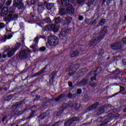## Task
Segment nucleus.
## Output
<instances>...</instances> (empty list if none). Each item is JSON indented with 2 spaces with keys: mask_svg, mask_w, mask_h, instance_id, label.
Segmentation results:
<instances>
[{
  "mask_svg": "<svg viewBox=\"0 0 126 126\" xmlns=\"http://www.w3.org/2000/svg\"><path fill=\"white\" fill-rule=\"evenodd\" d=\"M11 2H12V0H8L6 2V5L8 6H9L11 4Z\"/></svg>",
  "mask_w": 126,
  "mask_h": 126,
  "instance_id": "c85d7f7f",
  "label": "nucleus"
},
{
  "mask_svg": "<svg viewBox=\"0 0 126 126\" xmlns=\"http://www.w3.org/2000/svg\"><path fill=\"white\" fill-rule=\"evenodd\" d=\"M96 20H97V19H87L85 20V22L86 23H87V24H88V25H93L94 24H96Z\"/></svg>",
  "mask_w": 126,
  "mask_h": 126,
  "instance_id": "f8f14e48",
  "label": "nucleus"
},
{
  "mask_svg": "<svg viewBox=\"0 0 126 126\" xmlns=\"http://www.w3.org/2000/svg\"><path fill=\"white\" fill-rule=\"evenodd\" d=\"M19 48V44H16L15 47L11 48L7 52V56L8 58H10L15 54V52Z\"/></svg>",
  "mask_w": 126,
  "mask_h": 126,
  "instance_id": "39448f33",
  "label": "nucleus"
},
{
  "mask_svg": "<svg viewBox=\"0 0 126 126\" xmlns=\"http://www.w3.org/2000/svg\"><path fill=\"white\" fill-rule=\"evenodd\" d=\"M81 92H82V91L81 89H78L77 91V94H80V93H81Z\"/></svg>",
  "mask_w": 126,
  "mask_h": 126,
  "instance_id": "58836bf2",
  "label": "nucleus"
},
{
  "mask_svg": "<svg viewBox=\"0 0 126 126\" xmlns=\"http://www.w3.org/2000/svg\"><path fill=\"white\" fill-rule=\"evenodd\" d=\"M97 85L96 84H92L91 85L92 87H95Z\"/></svg>",
  "mask_w": 126,
  "mask_h": 126,
  "instance_id": "09e8293b",
  "label": "nucleus"
},
{
  "mask_svg": "<svg viewBox=\"0 0 126 126\" xmlns=\"http://www.w3.org/2000/svg\"><path fill=\"white\" fill-rule=\"evenodd\" d=\"M30 53H31V51L28 48L23 50L19 54V58L21 59H27V58L30 57Z\"/></svg>",
  "mask_w": 126,
  "mask_h": 126,
  "instance_id": "7ed1b4c3",
  "label": "nucleus"
},
{
  "mask_svg": "<svg viewBox=\"0 0 126 126\" xmlns=\"http://www.w3.org/2000/svg\"><path fill=\"white\" fill-rule=\"evenodd\" d=\"M62 22V19L60 18H57L55 20V23L58 24V23H61Z\"/></svg>",
  "mask_w": 126,
  "mask_h": 126,
  "instance_id": "a878e982",
  "label": "nucleus"
},
{
  "mask_svg": "<svg viewBox=\"0 0 126 126\" xmlns=\"http://www.w3.org/2000/svg\"><path fill=\"white\" fill-rule=\"evenodd\" d=\"M60 43V39L55 35H51L48 38L47 46H57Z\"/></svg>",
  "mask_w": 126,
  "mask_h": 126,
  "instance_id": "f03ea898",
  "label": "nucleus"
},
{
  "mask_svg": "<svg viewBox=\"0 0 126 126\" xmlns=\"http://www.w3.org/2000/svg\"><path fill=\"white\" fill-rule=\"evenodd\" d=\"M42 116H45V113H43L42 115L39 116V117L41 118Z\"/></svg>",
  "mask_w": 126,
  "mask_h": 126,
  "instance_id": "864d4df0",
  "label": "nucleus"
},
{
  "mask_svg": "<svg viewBox=\"0 0 126 126\" xmlns=\"http://www.w3.org/2000/svg\"><path fill=\"white\" fill-rule=\"evenodd\" d=\"M5 119H6V117H3V118H2V122H4V120H5Z\"/></svg>",
  "mask_w": 126,
  "mask_h": 126,
  "instance_id": "603ef678",
  "label": "nucleus"
},
{
  "mask_svg": "<svg viewBox=\"0 0 126 126\" xmlns=\"http://www.w3.org/2000/svg\"><path fill=\"white\" fill-rule=\"evenodd\" d=\"M105 22H106V19H103L100 20V21L99 23V25H103V24H105Z\"/></svg>",
  "mask_w": 126,
  "mask_h": 126,
  "instance_id": "bb28decb",
  "label": "nucleus"
},
{
  "mask_svg": "<svg viewBox=\"0 0 126 126\" xmlns=\"http://www.w3.org/2000/svg\"><path fill=\"white\" fill-rule=\"evenodd\" d=\"M120 91H125V88L124 87H120Z\"/></svg>",
  "mask_w": 126,
  "mask_h": 126,
  "instance_id": "ea45409f",
  "label": "nucleus"
},
{
  "mask_svg": "<svg viewBox=\"0 0 126 126\" xmlns=\"http://www.w3.org/2000/svg\"><path fill=\"white\" fill-rule=\"evenodd\" d=\"M73 121V119H70L65 123L64 126H70V125H71V123Z\"/></svg>",
  "mask_w": 126,
  "mask_h": 126,
  "instance_id": "412c9836",
  "label": "nucleus"
},
{
  "mask_svg": "<svg viewBox=\"0 0 126 126\" xmlns=\"http://www.w3.org/2000/svg\"><path fill=\"white\" fill-rule=\"evenodd\" d=\"M39 2V0H31V4H38Z\"/></svg>",
  "mask_w": 126,
  "mask_h": 126,
  "instance_id": "393cba45",
  "label": "nucleus"
},
{
  "mask_svg": "<svg viewBox=\"0 0 126 126\" xmlns=\"http://www.w3.org/2000/svg\"><path fill=\"white\" fill-rule=\"evenodd\" d=\"M39 25H40L41 27H43V26H44V23H40L39 24Z\"/></svg>",
  "mask_w": 126,
  "mask_h": 126,
  "instance_id": "49530a36",
  "label": "nucleus"
},
{
  "mask_svg": "<svg viewBox=\"0 0 126 126\" xmlns=\"http://www.w3.org/2000/svg\"><path fill=\"white\" fill-rule=\"evenodd\" d=\"M84 1V0H77V2L79 3V4H81V3H83Z\"/></svg>",
  "mask_w": 126,
  "mask_h": 126,
  "instance_id": "f704fd0d",
  "label": "nucleus"
},
{
  "mask_svg": "<svg viewBox=\"0 0 126 126\" xmlns=\"http://www.w3.org/2000/svg\"><path fill=\"white\" fill-rule=\"evenodd\" d=\"M40 51L41 52H45V51H46V47H42L40 48Z\"/></svg>",
  "mask_w": 126,
  "mask_h": 126,
  "instance_id": "c9c22d12",
  "label": "nucleus"
},
{
  "mask_svg": "<svg viewBox=\"0 0 126 126\" xmlns=\"http://www.w3.org/2000/svg\"><path fill=\"white\" fill-rule=\"evenodd\" d=\"M63 20H64L66 23H67V24H68V23H70V22L72 21V18L70 17L64 18Z\"/></svg>",
  "mask_w": 126,
  "mask_h": 126,
  "instance_id": "f3484780",
  "label": "nucleus"
},
{
  "mask_svg": "<svg viewBox=\"0 0 126 126\" xmlns=\"http://www.w3.org/2000/svg\"><path fill=\"white\" fill-rule=\"evenodd\" d=\"M78 19H79V20H80V21L83 20V17L80 16L79 17Z\"/></svg>",
  "mask_w": 126,
  "mask_h": 126,
  "instance_id": "a19ab883",
  "label": "nucleus"
},
{
  "mask_svg": "<svg viewBox=\"0 0 126 126\" xmlns=\"http://www.w3.org/2000/svg\"><path fill=\"white\" fill-rule=\"evenodd\" d=\"M4 26H5V25H4V23H0V29L3 28Z\"/></svg>",
  "mask_w": 126,
  "mask_h": 126,
  "instance_id": "473e14b6",
  "label": "nucleus"
},
{
  "mask_svg": "<svg viewBox=\"0 0 126 126\" xmlns=\"http://www.w3.org/2000/svg\"><path fill=\"white\" fill-rule=\"evenodd\" d=\"M104 2H106L107 4H109V3H110V0H104L103 3Z\"/></svg>",
  "mask_w": 126,
  "mask_h": 126,
  "instance_id": "e433bc0d",
  "label": "nucleus"
},
{
  "mask_svg": "<svg viewBox=\"0 0 126 126\" xmlns=\"http://www.w3.org/2000/svg\"><path fill=\"white\" fill-rule=\"evenodd\" d=\"M35 113V111H32V114Z\"/></svg>",
  "mask_w": 126,
  "mask_h": 126,
  "instance_id": "bf43d9fd",
  "label": "nucleus"
},
{
  "mask_svg": "<svg viewBox=\"0 0 126 126\" xmlns=\"http://www.w3.org/2000/svg\"><path fill=\"white\" fill-rule=\"evenodd\" d=\"M20 26L21 27V28H23V27H24V24L23 23H21L20 24Z\"/></svg>",
  "mask_w": 126,
  "mask_h": 126,
  "instance_id": "4c0bfd02",
  "label": "nucleus"
},
{
  "mask_svg": "<svg viewBox=\"0 0 126 126\" xmlns=\"http://www.w3.org/2000/svg\"><path fill=\"white\" fill-rule=\"evenodd\" d=\"M43 21H45L46 23H51V19L50 18H46Z\"/></svg>",
  "mask_w": 126,
  "mask_h": 126,
  "instance_id": "cd10ccee",
  "label": "nucleus"
},
{
  "mask_svg": "<svg viewBox=\"0 0 126 126\" xmlns=\"http://www.w3.org/2000/svg\"><path fill=\"white\" fill-rule=\"evenodd\" d=\"M93 2H94V0H89L88 3L89 6H90L91 4H93Z\"/></svg>",
  "mask_w": 126,
  "mask_h": 126,
  "instance_id": "7c9ffc66",
  "label": "nucleus"
},
{
  "mask_svg": "<svg viewBox=\"0 0 126 126\" xmlns=\"http://www.w3.org/2000/svg\"><path fill=\"white\" fill-rule=\"evenodd\" d=\"M67 28L63 29L62 32L59 34V37L62 41H66L68 39V33H67Z\"/></svg>",
  "mask_w": 126,
  "mask_h": 126,
  "instance_id": "20e7f679",
  "label": "nucleus"
},
{
  "mask_svg": "<svg viewBox=\"0 0 126 126\" xmlns=\"http://www.w3.org/2000/svg\"><path fill=\"white\" fill-rule=\"evenodd\" d=\"M8 12V8L6 7H4L2 9L1 12L0 13V15L2 17L5 16V15H7Z\"/></svg>",
  "mask_w": 126,
  "mask_h": 126,
  "instance_id": "9b49d317",
  "label": "nucleus"
},
{
  "mask_svg": "<svg viewBox=\"0 0 126 126\" xmlns=\"http://www.w3.org/2000/svg\"><path fill=\"white\" fill-rule=\"evenodd\" d=\"M38 41L39 38H38V37H35L33 40V43L32 45V46H31V48H32V49H35V48L37 47V45H38Z\"/></svg>",
  "mask_w": 126,
  "mask_h": 126,
  "instance_id": "ddd939ff",
  "label": "nucleus"
},
{
  "mask_svg": "<svg viewBox=\"0 0 126 126\" xmlns=\"http://www.w3.org/2000/svg\"><path fill=\"white\" fill-rule=\"evenodd\" d=\"M45 9V7H44V5L43 4H38L37 7V11H38L39 13H42L44 10Z\"/></svg>",
  "mask_w": 126,
  "mask_h": 126,
  "instance_id": "2eb2a0df",
  "label": "nucleus"
},
{
  "mask_svg": "<svg viewBox=\"0 0 126 126\" xmlns=\"http://www.w3.org/2000/svg\"><path fill=\"white\" fill-rule=\"evenodd\" d=\"M6 0H1V1H0V5H3L4 3H5V1Z\"/></svg>",
  "mask_w": 126,
  "mask_h": 126,
  "instance_id": "2f4dec72",
  "label": "nucleus"
},
{
  "mask_svg": "<svg viewBox=\"0 0 126 126\" xmlns=\"http://www.w3.org/2000/svg\"><path fill=\"white\" fill-rule=\"evenodd\" d=\"M66 12L69 15H72V14H74V8H73L71 4H69L66 6L65 8H62L60 10V13L61 14H64Z\"/></svg>",
  "mask_w": 126,
  "mask_h": 126,
  "instance_id": "f257e3e1",
  "label": "nucleus"
},
{
  "mask_svg": "<svg viewBox=\"0 0 126 126\" xmlns=\"http://www.w3.org/2000/svg\"><path fill=\"white\" fill-rule=\"evenodd\" d=\"M0 90H1V88H0Z\"/></svg>",
  "mask_w": 126,
  "mask_h": 126,
  "instance_id": "680f3d73",
  "label": "nucleus"
},
{
  "mask_svg": "<svg viewBox=\"0 0 126 126\" xmlns=\"http://www.w3.org/2000/svg\"><path fill=\"white\" fill-rule=\"evenodd\" d=\"M125 20H126V15L125 17Z\"/></svg>",
  "mask_w": 126,
  "mask_h": 126,
  "instance_id": "13d9d810",
  "label": "nucleus"
},
{
  "mask_svg": "<svg viewBox=\"0 0 126 126\" xmlns=\"http://www.w3.org/2000/svg\"><path fill=\"white\" fill-rule=\"evenodd\" d=\"M74 119V121H79L77 117H74L73 118Z\"/></svg>",
  "mask_w": 126,
  "mask_h": 126,
  "instance_id": "8fccbe9b",
  "label": "nucleus"
},
{
  "mask_svg": "<svg viewBox=\"0 0 126 126\" xmlns=\"http://www.w3.org/2000/svg\"><path fill=\"white\" fill-rule=\"evenodd\" d=\"M13 16V15H8L7 17V18H5V17L3 18V20L4 21H9V20L12 19Z\"/></svg>",
  "mask_w": 126,
  "mask_h": 126,
  "instance_id": "a211bd4d",
  "label": "nucleus"
},
{
  "mask_svg": "<svg viewBox=\"0 0 126 126\" xmlns=\"http://www.w3.org/2000/svg\"><path fill=\"white\" fill-rule=\"evenodd\" d=\"M124 62H126V59H124L123 61V62L124 63Z\"/></svg>",
  "mask_w": 126,
  "mask_h": 126,
  "instance_id": "5fc2aeb1",
  "label": "nucleus"
},
{
  "mask_svg": "<svg viewBox=\"0 0 126 126\" xmlns=\"http://www.w3.org/2000/svg\"><path fill=\"white\" fill-rule=\"evenodd\" d=\"M54 6V4L49 3L47 4L46 8L48 9V10H51L52 9V8Z\"/></svg>",
  "mask_w": 126,
  "mask_h": 126,
  "instance_id": "6ab92c4d",
  "label": "nucleus"
},
{
  "mask_svg": "<svg viewBox=\"0 0 126 126\" xmlns=\"http://www.w3.org/2000/svg\"><path fill=\"white\" fill-rule=\"evenodd\" d=\"M69 2V0H61V3L63 6H67Z\"/></svg>",
  "mask_w": 126,
  "mask_h": 126,
  "instance_id": "dca6fc26",
  "label": "nucleus"
},
{
  "mask_svg": "<svg viewBox=\"0 0 126 126\" xmlns=\"http://www.w3.org/2000/svg\"><path fill=\"white\" fill-rule=\"evenodd\" d=\"M126 43V38H124L122 39V42H120L118 43H115L116 47H117V49H121L122 47L124 46V45Z\"/></svg>",
  "mask_w": 126,
  "mask_h": 126,
  "instance_id": "9d476101",
  "label": "nucleus"
},
{
  "mask_svg": "<svg viewBox=\"0 0 126 126\" xmlns=\"http://www.w3.org/2000/svg\"><path fill=\"white\" fill-rule=\"evenodd\" d=\"M45 68L43 69L42 70H41V71H40V73L39 74H41V73H43V72H44V71H45Z\"/></svg>",
  "mask_w": 126,
  "mask_h": 126,
  "instance_id": "37998d69",
  "label": "nucleus"
},
{
  "mask_svg": "<svg viewBox=\"0 0 126 126\" xmlns=\"http://www.w3.org/2000/svg\"><path fill=\"white\" fill-rule=\"evenodd\" d=\"M73 74H74V73H69V75L70 76H72V75H73Z\"/></svg>",
  "mask_w": 126,
  "mask_h": 126,
  "instance_id": "3c124183",
  "label": "nucleus"
},
{
  "mask_svg": "<svg viewBox=\"0 0 126 126\" xmlns=\"http://www.w3.org/2000/svg\"><path fill=\"white\" fill-rule=\"evenodd\" d=\"M8 11L9 13H13V12L15 11V9L14 8V6H13V7L8 9Z\"/></svg>",
  "mask_w": 126,
  "mask_h": 126,
  "instance_id": "aec40b11",
  "label": "nucleus"
},
{
  "mask_svg": "<svg viewBox=\"0 0 126 126\" xmlns=\"http://www.w3.org/2000/svg\"><path fill=\"white\" fill-rule=\"evenodd\" d=\"M64 96H65V95L64 94H62L58 97L55 98V101H59L60 100V99H61L62 98H63V97H64Z\"/></svg>",
  "mask_w": 126,
  "mask_h": 126,
  "instance_id": "4be33fe9",
  "label": "nucleus"
},
{
  "mask_svg": "<svg viewBox=\"0 0 126 126\" xmlns=\"http://www.w3.org/2000/svg\"><path fill=\"white\" fill-rule=\"evenodd\" d=\"M45 29L47 31L52 30L54 33H57V32L59 31V28H58V26L55 24H53L52 25L48 26L45 27Z\"/></svg>",
  "mask_w": 126,
  "mask_h": 126,
  "instance_id": "6e6552de",
  "label": "nucleus"
},
{
  "mask_svg": "<svg viewBox=\"0 0 126 126\" xmlns=\"http://www.w3.org/2000/svg\"><path fill=\"white\" fill-rule=\"evenodd\" d=\"M8 32H10V31L9 32L7 31V33L6 35H5L4 38L0 39V43H4L6 40H9V39H11V38H12V34H8Z\"/></svg>",
  "mask_w": 126,
  "mask_h": 126,
  "instance_id": "1a4fd4ad",
  "label": "nucleus"
},
{
  "mask_svg": "<svg viewBox=\"0 0 126 126\" xmlns=\"http://www.w3.org/2000/svg\"><path fill=\"white\" fill-rule=\"evenodd\" d=\"M1 59V54H0V59Z\"/></svg>",
  "mask_w": 126,
  "mask_h": 126,
  "instance_id": "4d7b16f0",
  "label": "nucleus"
},
{
  "mask_svg": "<svg viewBox=\"0 0 126 126\" xmlns=\"http://www.w3.org/2000/svg\"><path fill=\"white\" fill-rule=\"evenodd\" d=\"M78 56H79V52L78 51H72L70 53L71 58H74V57H78Z\"/></svg>",
  "mask_w": 126,
  "mask_h": 126,
  "instance_id": "4468645a",
  "label": "nucleus"
},
{
  "mask_svg": "<svg viewBox=\"0 0 126 126\" xmlns=\"http://www.w3.org/2000/svg\"><path fill=\"white\" fill-rule=\"evenodd\" d=\"M91 74H94V76H93L91 78V80L92 81H94V80H96V73H95V72H92V73H91Z\"/></svg>",
  "mask_w": 126,
  "mask_h": 126,
  "instance_id": "5701e85b",
  "label": "nucleus"
},
{
  "mask_svg": "<svg viewBox=\"0 0 126 126\" xmlns=\"http://www.w3.org/2000/svg\"><path fill=\"white\" fill-rule=\"evenodd\" d=\"M97 106H98V102L95 103L91 106L90 107V110H94V109H95V108H97Z\"/></svg>",
  "mask_w": 126,
  "mask_h": 126,
  "instance_id": "b1692460",
  "label": "nucleus"
},
{
  "mask_svg": "<svg viewBox=\"0 0 126 126\" xmlns=\"http://www.w3.org/2000/svg\"><path fill=\"white\" fill-rule=\"evenodd\" d=\"M104 36H105V32H103L102 33L100 34V36L97 37V38H95L94 40H91L90 42V45H92L93 46L96 45V43H98V42L102 40Z\"/></svg>",
  "mask_w": 126,
  "mask_h": 126,
  "instance_id": "423d86ee",
  "label": "nucleus"
},
{
  "mask_svg": "<svg viewBox=\"0 0 126 126\" xmlns=\"http://www.w3.org/2000/svg\"><path fill=\"white\" fill-rule=\"evenodd\" d=\"M16 126H19L18 125H17Z\"/></svg>",
  "mask_w": 126,
  "mask_h": 126,
  "instance_id": "0e129e2a",
  "label": "nucleus"
},
{
  "mask_svg": "<svg viewBox=\"0 0 126 126\" xmlns=\"http://www.w3.org/2000/svg\"><path fill=\"white\" fill-rule=\"evenodd\" d=\"M13 6H20L19 9H22L24 7V4L22 2V0H15Z\"/></svg>",
  "mask_w": 126,
  "mask_h": 126,
  "instance_id": "0eeeda50",
  "label": "nucleus"
},
{
  "mask_svg": "<svg viewBox=\"0 0 126 126\" xmlns=\"http://www.w3.org/2000/svg\"><path fill=\"white\" fill-rule=\"evenodd\" d=\"M102 71V68L101 67H98L96 68V71H97L98 73Z\"/></svg>",
  "mask_w": 126,
  "mask_h": 126,
  "instance_id": "72a5a7b5",
  "label": "nucleus"
},
{
  "mask_svg": "<svg viewBox=\"0 0 126 126\" xmlns=\"http://www.w3.org/2000/svg\"><path fill=\"white\" fill-rule=\"evenodd\" d=\"M116 44H112L111 46V48H112V49H113V50H117V46H116Z\"/></svg>",
  "mask_w": 126,
  "mask_h": 126,
  "instance_id": "c756f323",
  "label": "nucleus"
},
{
  "mask_svg": "<svg viewBox=\"0 0 126 126\" xmlns=\"http://www.w3.org/2000/svg\"><path fill=\"white\" fill-rule=\"evenodd\" d=\"M45 0L44 1L45 3H47V0Z\"/></svg>",
  "mask_w": 126,
  "mask_h": 126,
  "instance_id": "6e6d98bb",
  "label": "nucleus"
},
{
  "mask_svg": "<svg viewBox=\"0 0 126 126\" xmlns=\"http://www.w3.org/2000/svg\"><path fill=\"white\" fill-rule=\"evenodd\" d=\"M70 106H71V107H74L75 106H76V104H74V103H71L70 104Z\"/></svg>",
  "mask_w": 126,
  "mask_h": 126,
  "instance_id": "c03bdc74",
  "label": "nucleus"
},
{
  "mask_svg": "<svg viewBox=\"0 0 126 126\" xmlns=\"http://www.w3.org/2000/svg\"><path fill=\"white\" fill-rule=\"evenodd\" d=\"M32 118V116L29 117V118L31 119Z\"/></svg>",
  "mask_w": 126,
  "mask_h": 126,
  "instance_id": "052dcab7",
  "label": "nucleus"
},
{
  "mask_svg": "<svg viewBox=\"0 0 126 126\" xmlns=\"http://www.w3.org/2000/svg\"><path fill=\"white\" fill-rule=\"evenodd\" d=\"M68 98H71L72 97V94H69L68 95Z\"/></svg>",
  "mask_w": 126,
  "mask_h": 126,
  "instance_id": "a18cd8bd",
  "label": "nucleus"
},
{
  "mask_svg": "<svg viewBox=\"0 0 126 126\" xmlns=\"http://www.w3.org/2000/svg\"><path fill=\"white\" fill-rule=\"evenodd\" d=\"M55 125H57V123Z\"/></svg>",
  "mask_w": 126,
  "mask_h": 126,
  "instance_id": "69168bd1",
  "label": "nucleus"
},
{
  "mask_svg": "<svg viewBox=\"0 0 126 126\" xmlns=\"http://www.w3.org/2000/svg\"><path fill=\"white\" fill-rule=\"evenodd\" d=\"M68 85L70 87H71L72 86V83L71 82H68Z\"/></svg>",
  "mask_w": 126,
  "mask_h": 126,
  "instance_id": "79ce46f5",
  "label": "nucleus"
},
{
  "mask_svg": "<svg viewBox=\"0 0 126 126\" xmlns=\"http://www.w3.org/2000/svg\"><path fill=\"white\" fill-rule=\"evenodd\" d=\"M40 119H44V118H40Z\"/></svg>",
  "mask_w": 126,
  "mask_h": 126,
  "instance_id": "e2e57ef3",
  "label": "nucleus"
},
{
  "mask_svg": "<svg viewBox=\"0 0 126 126\" xmlns=\"http://www.w3.org/2000/svg\"><path fill=\"white\" fill-rule=\"evenodd\" d=\"M6 57H7V56H6V55H5V54H3V55H2V58H3V59H6Z\"/></svg>",
  "mask_w": 126,
  "mask_h": 126,
  "instance_id": "de8ad7c7",
  "label": "nucleus"
}]
</instances>
